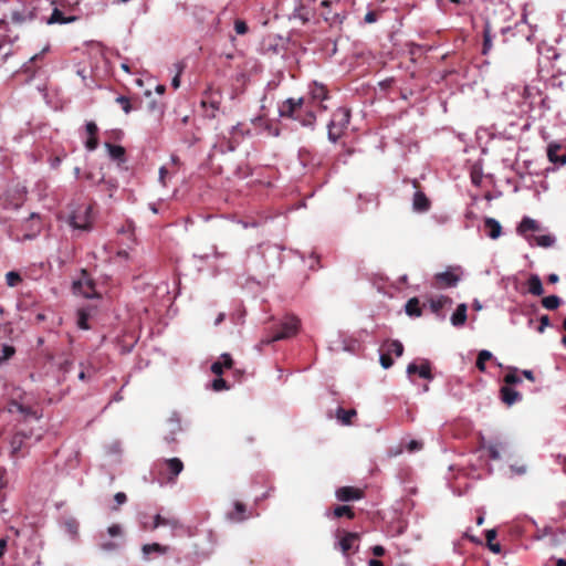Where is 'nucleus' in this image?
<instances>
[{
	"label": "nucleus",
	"instance_id": "15",
	"mask_svg": "<svg viewBox=\"0 0 566 566\" xmlns=\"http://www.w3.org/2000/svg\"><path fill=\"white\" fill-rule=\"evenodd\" d=\"M232 366V358L229 354L224 353L220 356V359L211 365V371L220 376L223 373V368H230Z\"/></svg>",
	"mask_w": 566,
	"mask_h": 566
},
{
	"label": "nucleus",
	"instance_id": "4",
	"mask_svg": "<svg viewBox=\"0 0 566 566\" xmlns=\"http://www.w3.org/2000/svg\"><path fill=\"white\" fill-rule=\"evenodd\" d=\"M307 88L306 102L313 105L315 112L317 109L325 111L326 106L323 105V102L329 97L327 87L321 82L313 81Z\"/></svg>",
	"mask_w": 566,
	"mask_h": 566
},
{
	"label": "nucleus",
	"instance_id": "24",
	"mask_svg": "<svg viewBox=\"0 0 566 566\" xmlns=\"http://www.w3.org/2000/svg\"><path fill=\"white\" fill-rule=\"evenodd\" d=\"M538 230H539L538 223L536 222V220H534L530 217H524L517 228V231L520 233H525L526 231H538Z\"/></svg>",
	"mask_w": 566,
	"mask_h": 566
},
{
	"label": "nucleus",
	"instance_id": "1",
	"mask_svg": "<svg viewBox=\"0 0 566 566\" xmlns=\"http://www.w3.org/2000/svg\"><path fill=\"white\" fill-rule=\"evenodd\" d=\"M279 115L282 118H290L300 123L304 127L314 128L316 123V113L311 103L305 97L286 98L279 105Z\"/></svg>",
	"mask_w": 566,
	"mask_h": 566
},
{
	"label": "nucleus",
	"instance_id": "17",
	"mask_svg": "<svg viewBox=\"0 0 566 566\" xmlns=\"http://www.w3.org/2000/svg\"><path fill=\"white\" fill-rule=\"evenodd\" d=\"M484 228L488 231V235L493 240L501 235L502 227L494 218H485Z\"/></svg>",
	"mask_w": 566,
	"mask_h": 566
},
{
	"label": "nucleus",
	"instance_id": "23",
	"mask_svg": "<svg viewBox=\"0 0 566 566\" xmlns=\"http://www.w3.org/2000/svg\"><path fill=\"white\" fill-rule=\"evenodd\" d=\"M252 123L255 127H263L270 136L277 137L280 135V129L269 124L264 118L256 117L252 119Z\"/></svg>",
	"mask_w": 566,
	"mask_h": 566
},
{
	"label": "nucleus",
	"instance_id": "28",
	"mask_svg": "<svg viewBox=\"0 0 566 566\" xmlns=\"http://www.w3.org/2000/svg\"><path fill=\"white\" fill-rule=\"evenodd\" d=\"M492 358V353L486 350V349H482L479 355H478V359H476V368L480 370V371H485L486 367H485V363L488 360H490Z\"/></svg>",
	"mask_w": 566,
	"mask_h": 566
},
{
	"label": "nucleus",
	"instance_id": "44",
	"mask_svg": "<svg viewBox=\"0 0 566 566\" xmlns=\"http://www.w3.org/2000/svg\"><path fill=\"white\" fill-rule=\"evenodd\" d=\"M379 361H380V365L382 366V368H385V369H388L394 364V360L390 357V354H388L387 352L380 354Z\"/></svg>",
	"mask_w": 566,
	"mask_h": 566
},
{
	"label": "nucleus",
	"instance_id": "5",
	"mask_svg": "<svg viewBox=\"0 0 566 566\" xmlns=\"http://www.w3.org/2000/svg\"><path fill=\"white\" fill-rule=\"evenodd\" d=\"M461 280L460 268H449L434 275V281L440 287H454Z\"/></svg>",
	"mask_w": 566,
	"mask_h": 566
},
{
	"label": "nucleus",
	"instance_id": "61",
	"mask_svg": "<svg viewBox=\"0 0 566 566\" xmlns=\"http://www.w3.org/2000/svg\"><path fill=\"white\" fill-rule=\"evenodd\" d=\"M368 566H384V564L378 559H370Z\"/></svg>",
	"mask_w": 566,
	"mask_h": 566
},
{
	"label": "nucleus",
	"instance_id": "26",
	"mask_svg": "<svg viewBox=\"0 0 566 566\" xmlns=\"http://www.w3.org/2000/svg\"><path fill=\"white\" fill-rule=\"evenodd\" d=\"M386 352L388 354H395L397 357H400L403 353V345L401 344V342L399 340H390V342H387L385 345H384Z\"/></svg>",
	"mask_w": 566,
	"mask_h": 566
},
{
	"label": "nucleus",
	"instance_id": "25",
	"mask_svg": "<svg viewBox=\"0 0 566 566\" xmlns=\"http://www.w3.org/2000/svg\"><path fill=\"white\" fill-rule=\"evenodd\" d=\"M405 311L409 316L419 317L421 315V308L417 297L410 298L405 306Z\"/></svg>",
	"mask_w": 566,
	"mask_h": 566
},
{
	"label": "nucleus",
	"instance_id": "34",
	"mask_svg": "<svg viewBox=\"0 0 566 566\" xmlns=\"http://www.w3.org/2000/svg\"><path fill=\"white\" fill-rule=\"evenodd\" d=\"M333 515L335 517H343V516H347L348 518H353L354 517V512L353 510L350 509V506L348 505H342V506H337L334 509L333 511Z\"/></svg>",
	"mask_w": 566,
	"mask_h": 566
},
{
	"label": "nucleus",
	"instance_id": "9",
	"mask_svg": "<svg viewBox=\"0 0 566 566\" xmlns=\"http://www.w3.org/2000/svg\"><path fill=\"white\" fill-rule=\"evenodd\" d=\"M407 374L409 376H411L413 374H418L419 377H421L423 379H428V380L432 379L431 368H430V364L428 360H423L421 363V365L410 363L407 367Z\"/></svg>",
	"mask_w": 566,
	"mask_h": 566
},
{
	"label": "nucleus",
	"instance_id": "62",
	"mask_svg": "<svg viewBox=\"0 0 566 566\" xmlns=\"http://www.w3.org/2000/svg\"><path fill=\"white\" fill-rule=\"evenodd\" d=\"M7 547V539L6 538H0V552H1V555L3 554V551L6 549Z\"/></svg>",
	"mask_w": 566,
	"mask_h": 566
},
{
	"label": "nucleus",
	"instance_id": "49",
	"mask_svg": "<svg viewBox=\"0 0 566 566\" xmlns=\"http://www.w3.org/2000/svg\"><path fill=\"white\" fill-rule=\"evenodd\" d=\"M551 325L549 317L547 315H543L539 318V326L537 327L538 333H544L545 328Z\"/></svg>",
	"mask_w": 566,
	"mask_h": 566
},
{
	"label": "nucleus",
	"instance_id": "35",
	"mask_svg": "<svg viewBox=\"0 0 566 566\" xmlns=\"http://www.w3.org/2000/svg\"><path fill=\"white\" fill-rule=\"evenodd\" d=\"M244 512H245V505L241 502H235L234 503V513L231 515V518L234 521H238V522L243 521V520H245Z\"/></svg>",
	"mask_w": 566,
	"mask_h": 566
},
{
	"label": "nucleus",
	"instance_id": "31",
	"mask_svg": "<svg viewBox=\"0 0 566 566\" xmlns=\"http://www.w3.org/2000/svg\"><path fill=\"white\" fill-rule=\"evenodd\" d=\"M492 49V34L489 23L485 24L483 30V54H486Z\"/></svg>",
	"mask_w": 566,
	"mask_h": 566
},
{
	"label": "nucleus",
	"instance_id": "2",
	"mask_svg": "<svg viewBox=\"0 0 566 566\" xmlns=\"http://www.w3.org/2000/svg\"><path fill=\"white\" fill-rule=\"evenodd\" d=\"M350 122V112L347 108L339 107L333 114L327 125V136L332 143H337L347 129Z\"/></svg>",
	"mask_w": 566,
	"mask_h": 566
},
{
	"label": "nucleus",
	"instance_id": "37",
	"mask_svg": "<svg viewBox=\"0 0 566 566\" xmlns=\"http://www.w3.org/2000/svg\"><path fill=\"white\" fill-rule=\"evenodd\" d=\"M22 442H23V439L20 434H15L12 437L10 446H11V454L13 457H15L17 453L21 450Z\"/></svg>",
	"mask_w": 566,
	"mask_h": 566
},
{
	"label": "nucleus",
	"instance_id": "8",
	"mask_svg": "<svg viewBox=\"0 0 566 566\" xmlns=\"http://www.w3.org/2000/svg\"><path fill=\"white\" fill-rule=\"evenodd\" d=\"M359 536L357 533L347 532L337 541V548L347 555L349 551L358 548Z\"/></svg>",
	"mask_w": 566,
	"mask_h": 566
},
{
	"label": "nucleus",
	"instance_id": "48",
	"mask_svg": "<svg viewBox=\"0 0 566 566\" xmlns=\"http://www.w3.org/2000/svg\"><path fill=\"white\" fill-rule=\"evenodd\" d=\"M97 138L96 136H88L87 140L85 142V147L88 151H93L97 148Z\"/></svg>",
	"mask_w": 566,
	"mask_h": 566
},
{
	"label": "nucleus",
	"instance_id": "43",
	"mask_svg": "<svg viewBox=\"0 0 566 566\" xmlns=\"http://www.w3.org/2000/svg\"><path fill=\"white\" fill-rule=\"evenodd\" d=\"M99 548L103 551V552H114L116 549L119 548V544L117 542H114V541H107V542H103L99 544Z\"/></svg>",
	"mask_w": 566,
	"mask_h": 566
},
{
	"label": "nucleus",
	"instance_id": "6",
	"mask_svg": "<svg viewBox=\"0 0 566 566\" xmlns=\"http://www.w3.org/2000/svg\"><path fill=\"white\" fill-rule=\"evenodd\" d=\"M300 326V321L296 317H287L282 324V331L276 333L271 339H268L266 343L289 338L293 336Z\"/></svg>",
	"mask_w": 566,
	"mask_h": 566
},
{
	"label": "nucleus",
	"instance_id": "39",
	"mask_svg": "<svg viewBox=\"0 0 566 566\" xmlns=\"http://www.w3.org/2000/svg\"><path fill=\"white\" fill-rule=\"evenodd\" d=\"M15 353V349L13 346L4 344L2 345V356L0 357V364L7 361L10 359Z\"/></svg>",
	"mask_w": 566,
	"mask_h": 566
},
{
	"label": "nucleus",
	"instance_id": "10",
	"mask_svg": "<svg viewBox=\"0 0 566 566\" xmlns=\"http://www.w3.org/2000/svg\"><path fill=\"white\" fill-rule=\"evenodd\" d=\"M335 495L338 501L348 502L361 499L363 493L359 489H355L353 486H343L336 491Z\"/></svg>",
	"mask_w": 566,
	"mask_h": 566
},
{
	"label": "nucleus",
	"instance_id": "56",
	"mask_svg": "<svg viewBox=\"0 0 566 566\" xmlns=\"http://www.w3.org/2000/svg\"><path fill=\"white\" fill-rule=\"evenodd\" d=\"M166 175H167V169L166 167H160L159 169V182L163 185V186H166V181H165V178H166Z\"/></svg>",
	"mask_w": 566,
	"mask_h": 566
},
{
	"label": "nucleus",
	"instance_id": "64",
	"mask_svg": "<svg viewBox=\"0 0 566 566\" xmlns=\"http://www.w3.org/2000/svg\"><path fill=\"white\" fill-rule=\"evenodd\" d=\"M556 566H566V559H564V558H559V559L556 562Z\"/></svg>",
	"mask_w": 566,
	"mask_h": 566
},
{
	"label": "nucleus",
	"instance_id": "52",
	"mask_svg": "<svg viewBox=\"0 0 566 566\" xmlns=\"http://www.w3.org/2000/svg\"><path fill=\"white\" fill-rule=\"evenodd\" d=\"M322 15H323L324 20L329 23L342 22V19H343L339 17L338 13H335L334 15H329V13L323 12Z\"/></svg>",
	"mask_w": 566,
	"mask_h": 566
},
{
	"label": "nucleus",
	"instance_id": "47",
	"mask_svg": "<svg viewBox=\"0 0 566 566\" xmlns=\"http://www.w3.org/2000/svg\"><path fill=\"white\" fill-rule=\"evenodd\" d=\"M77 523L74 521V520H70V521H66L65 522V528L66 531L72 535V536H76L77 535Z\"/></svg>",
	"mask_w": 566,
	"mask_h": 566
},
{
	"label": "nucleus",
	"instance_id": "3",
	"mask_svg": "<svg viewBox=\"0 0 566 566\" xmlns=\"http://www.w3.org/2000/svg\"><path fill=\"white\" fill-rule=\"evenodd\" d=\"M69 219L73 229L88 231L92 228V209L87 205H80L72 210Z\"/></svg>",
	"mask_w": 566,
	"mask_h": 566
},
{
	"label": "nucleus",
	"instance_id": "14",
	"mask_svg": "<svg viewBox=\"0 0 566 566\" xmlns=\"http://www.w3.org/2000/svg\"><path fill=\"white\" fill-rule=\"evenodd\" d=\"M412 208L417 212H426L429 210L430 201L423 192H421V191L415 192L413 199H412Z\"/></svg>",
	"mask_w": 566,
	"mask_h": 566
},
{
	"label": "nucleus",
	"instance_id": "33",
	"mask_svg": "<svg viewBox=\"0 0 566 566\" xmlns=\"http://www.w3.org/2000/svg\"><path fill=\"white\" fill-rule=\"evenodd\" d=\"M495 537H496V531L495 530H488L486 531V541H488L489 548L493 553H500L501 552L500 544H497V543L494 544L493 543Z\"/></svg>",
	"mask_w": 566,
	"mask_h": 566
},
{
	"label": "nucleus",
	"instance_id": "11",
	"mask_svg": "<svg viewBox=\"0 0 566 566\" xmlns=\"http://www.w3.org/2000/svg\"><path fill=\"white\" fill-rule=\"evenodd\" d=\"M562 149V145L558 143H551L547 147V157L548 160L555 165L564 166L566 165V154L558 155V151Z\"/></svg>",
	"mask_w": 566,
	"mask_h": 566
},
{
	"label": "nucleus",
	"instance_id": "45",
	"mask_svg": "<svg viewBox=\"0 0 566 566\" xmlns=\"http://www.w3.org/2000/svg\"><path fill=\"white\" fill-rule=\"evenodd\" d=\"M107 534L111 537L122 536L123 535L122 526L119 524H113V525L108 526Z\"/></svg>",
	"mask_w": 566,
	"mask_h": 566
},
{
	"label": "nucleus",
	"instance_id": "13",
	"mask_svg": "<svg viewBox=\"0 0 566 566\" xmlns=\"http://www.w3.org/2000/svg\"><path fill=\"white\" fill-rule=\"evenodd\" d=\"M503 402L512 406L522 399V395L510 386H503L500 390Z\"/></svg>",
	"mask_w": 566,
	"mask_h": 566
},
{
	"label": "nucleus",
	"instance_id": "22",
	"mask_svg": "<svg viewBox=\"0 0 566 566\" xmlns=\"http://www.w3.org/2000/svg\"><path fill=\"white\" fill-rule=\"evenodd\" d=\"M168 546H163L158 543L145 544L142 547L143 555L145 559H148L150 553L166 554L168 552Z\"/></svg>",
	"mask_w": 566,
	"mask_h": 566
},
{
	"label": "nucleus",
	"instance_id": "55",
	"mask_svg": "<svg viewBox=\"0 0 566 566\" xmlns=\"http://www.w3.org/2000/svg\"><path fill=\"white\" fill-rule=\"evenodd\" d=\"M373 554L377 557H380L385 554V548L381 545H375L373 548Z\"/></svg>",
	"mask_w": 566,
	"mask_h": 566
},
{
	"label": "nucleus",
	"instance_id": "58",
	"mask_svg": "<svg viewBox=\"0 0 566 566\" xmlns=\"http://www.w3.org/2000/svg\"><path fill=\"white\" fill-rule=\"evenodd\" d=\"M523 376H524L526 379L531 380V381H534V379H535V378H534V375H533V371H532V370H528V369L523 370Z\"/></svg>",
	"mask_w": 566,
	"mask_h": 566
},
{
	"label": "nucleus",
	"instance_id": "36",
	"mask_svg": "<svg viewBox=\"0 0 566 566\" xmlns=\"http://www.w3.org/2000/svg\"><path fill=\"white\" fill-rule=\"evenodd\" d=\"M21 275L15 271H10L6 274L7 285L10 287L17 286L21 282Z\"/></svg>",
	"mask_w": 566,
	"mask_h": 566
},
{
	"label": "nucleus",
	"instance_id": "53",
	"mask_svg": "<svg viewBox=\"0 0 566 566\" xmlns=\"http://www.w3.org/2000/svg\"><path fill=\"white\" fill-rule=\"evenodd\" d=\"M85 127H86V132H87L88 136H96L97 126L94 122H87Z\"/></svg>",
	"mask_w": 566,
	"mask_h": 566
},
{
	"label": "nucleus",
	"instance_id": "16",
	"mask_svg": "<svg viewBox=\"0 0 566 566\" xmlns=\"http://www.w3.org/2000/svg\"><path fill=\"white\" fill-rule=\"evenodd\" d=\"M467 311H468V306L467 304L464 303H461L458 305L457 310L454 311V313L451 315V324L455 327H460L462 325H464L465 321H467Z\"/></svg>",
	"mask_w": 566,
	"mask_h": 566
},
{
	"label": "nucleus",
	"instance_id": "30",
	"mask_svg": "<svg viewBox=\"0 0 566 566\" xmlns=\"http://www.w3.org/2000/svg\"><path fill=\"white\" fill-rule=\"evenodd\" d=\"M356 416V411L354 409L345 410L339 408L337 410V418L343 424H349L350 419Z\"/></svg>",
	"mask_w": 566,
	"mask_h": 566
},
{
	"label": "nucleus",
	"instance_id": "59",
	"mask_svg": "<svg viewBox=\"0 0 566 566\" xmlns=\"http://www.w3.org/2000/svg\"><path fill=\"white\" fill-rule=\"evenodd\" d=\"M49 49H50V46H49V45H46V46L42 50V52H41V53H39V54H34V55L30 59V61H31V62L36 61V60L40 57V55H42L44 52L49 51Z\"/></svg>",
	"mask_w": 566,
	"mask_h": 566
},
{
	"label": "nucleus",
	"instance_id": "51",
	"mask_svg": "<svg viewBox=\"0 0 566 566\" xmlns=\"http://www.w3.org/2000/svg\"><path fill=\"white\" fill-rule=\"evenodd\" d=\"M422 448V442L420 441H417V440H410L407 444V450L409 452H415V451H418Z\"/></svg>",
	"mask_w": 566,
	"mask_h": 566
},
{
	"label": "nucleus",
	"instance_id": "38",
	"mask_svg": "<svg viewBox=\"0 0 566 566\" xmlns=\"http://www.w3.org/2000/svg\"><path fill=\"white\" fill-rule=\"evenodd\" d=\"M449 301L448 297L446 296H439L437 298H432L430 301V306L432 308L433 312H439L443 306L444 304Z\"/></svg>",
	"mask_w": 566,
	"mask_h": 566
},
{
	"label": "nucleus",
	"instance_id": "21",
	"mask_svg": "<svg viewBox=\"0 0 566 566\" xmlns=\"http://www.w3.org/2000/svg\"><path fill=\"white\" fill-rule=\"evenodd\" d=\"M75 20H76V17L65 18L63 12L61 10H59L57 8H55V9H53V11L48 20V24H55V23L66 24V23L74 22Z\"/></svg>",
	"mask_w": 566,
	"mask_h": 566
},
{
	"label": "nucleus",
	"instance_id": "19",
	"mask_svg": "<svg viewBox=\"0 0 566 566\" xmlns=\"http://www.w3.org/2000/svg\"><path fill=\"white\" fill-rule=\"evenodd\" d=\"M159 526H170L172 530H178V528L182 527V525L180 524V522L178 520L166 518V517H163L161 515L157 514L154 517L153 528L155 530V528H158Z\"/></svg>",
	"mask_w": 566,
	"mask_h": 566
},
{
	"label": "nucleus",
	"instance_id": "60",
	"mask_svg": "<svg viewBox=\"0 0 566 566\" xmlns=\"http://www.w3.org/2000/svg\"><path fill=\"white\" fill-rule=\"evenodd\" d=\"M558 280H559V277H558V275H557V274H555V273H552V274H549V275H548V282H549V283H557V282H558Z\"/></svg>",
	"mask_w": 566,
	"mask_h": 566
},
{
	"label": "nucleus",
	"instance_id": "20",
	"mask_svg": "<svg viewBox=\"0 0 566 566\" xmlns=\"http://www.w3.org/2000/svg\"><path fill=\"white\" fill-rule=\"evenodd\" d=\"M105 147H106V149L108 151V156L113 160H116L118 163H124L125 161V149H124V147H122L119 145H113V144H109V143H106Z\"/></svg>",
	"mask_w": 566,
	"mask_h": 566
},
{
	"label": "nucleus",
	"instance_id": "46",
	"mask_svg": "<svg viewBox=\"0 0 566 566\" xmlns=\"http://www.w3.org/2000/svg\"><path fill=\"white\" fill-rule=\"evenodd\" d=\"M234 30L238 34L243 35L248 32V25L243 20H235Z\"/></svg>",
	"mask_w": 566,
	"mask_h": 566
},
{
	"label": "nucleus",
	"instance_id": "63",
	"mask_svg": "<svg viewBox=\"0 0 566 566\" xmlns=\"http://www.w3.org/2000/svg\"><path fill=\"white\" fill-rule=\"evenodd\" d=\"M117 256L120 258V259L127 260L128 259V252L127 251H119L117 253Z\"/></svg>",
	"mask_w": 566,
	"mask_h": 566
},
{
	"label": "nucleus",
	"instance_id": "57",
	"mask_svg": "<svg viewBox=\"0 0 566 566\" xmlns=\"http://www.w3.org/2000/svg\"><path fill=\"white\" fill-rule=\"evenodd\" d=\"M376 14L371 11L367 12V14L365 15V22L366 23H374L376 21Z\"/></svg>",
	"mask_w": 566,
	"mask_h": 566
},
{
	"label": "nucleus",
	"instance_id": "27",
	"mask_svg": "<svg viewBox=\"0 0 566 566\" xmlns=\"http://www.w3.org/2000/svg\"><path fill=\"white\" fill-rule=\"evenodd\" d=\"M536 244L542 248H551L555 244V237L552 234H542L534 238Z\"/></svg>",
	"mask_w": 566,
	"mask_h": 566
},
{
	"label": "nucleus",
	"instance_id": "12",
	"mask_svg": "<svg viewBox=\"0 0 566 566\" xmlns=\"http://www.w3.org/2000/svg\"><path fill=\"white\" fill-rule=\"evenodd\" d=\"M163 463L166 464L167 469L169 470V482H175V479L184 470V463L179 458H170L165 459Z\"/></svg>",
	"mask_w": 566,
	"mask_h": 566
},
{
	"label": "nucleus",
	"instance_id": "29",
	"mask_svg": "<svg viewBox=\"0 0 566 566\" xmlns=\"http://www.w3.org/2000/svg\"><path fill=\"white\" fill-rule=\"evenodd\" d=\"M562 300L557 295H549L542 300V305L546 310H556L560 305Z\"/></svg>",
	"mask_w": 566,
	"mask_h": 566
},
{
	"label": "nucleus",
	"instance_id": "41",
	"mask_svg": "<svg viewBox=\"0 0 566 566\" xmlns=\"http://www.w3.org/2000/svg\"><path fill=\"white\" fill-rule=\"evenodd\" d=\"M504 381L507 385L520 384L522 381L521 377L517 375L516 369L507 373L504 377Z\"/></svg>",
	"mask_w": 566,
	"mask_h": 566
},
{
	"label": "nucleus",
	"instance_id": "42",
	"mask_svg": "<svg viewBox=\"0 0 566 566\" xmlns=\"http://www.w3.org/2000/svg\"><path fill=\"white\" fill-rule=\"evenodd\" d=\"M116 102L122 106L125 114H129L132 112V105L128 97L120 95L116 98Z\"/></svg>",
	"mask_w": 566,
	"mask_h": 566
},
{
	"label": "nucleus",
	"instance_id": "54",
	"mask_svg": "<svg viewBox=\"0 0 566 566\" xmlns=\"http://www.w3.org/2000/svg\"><path fill=\"white\" fill-rule=\"evenodd\" d=\"M114 500L117 505H122V504L126 503L127 496L124 492H117L114 496Z\"/></svg>",
	"mask_w": 566,
	"mask_h": 566
},
{
	"label": "nucleus",
	"instance_id": "50",
	"mask_svg": "<svg viewBox=\"0 0 566 566\" xmlns=\"http://www.w3.org/2000/svg\"><path fill=\"white\" fill-rule=\"evenodd\" d=\"M212 388L216 390V391H220V390H223V389H227L228 386H227V382L224 379L222 378H217L212 381Z\"/></svg>",
	"mask_w": 566,
	"mask_h": 566
},
{
	"label": "nucleus",
	"instance_id": "7",
	"mask_svg": "<svg viewBox=\"0 0 566 566\" xmlns=\"http://www.w3.org/2000/svg\"><path fill=\"white\" fill-rule=\"evenodd\" d=\"M73 292L74 294L81 295L85 298H93L96 296L95 286L86 276H83L73 283Z\"/></svg>",
	"mask_w": 566,
	"mask_h": 566
},
{
	"label": "nucleus",
	"instance_id": "18",
	"mask_svg": "<svg viewBox=\"0 0 566 566\" xmlns=\"http://www.w3.org/2000/svg\"><path fill=\"white\" fill-rule=\"evenodd\" d=\"M528 292L535 296H541L544 293L542 280L537 274H532L527 281Z\"/></svg>",
	"mask_w": 566,
	"mask_h": 566
},
{
	"label": "nucleus",
	"instance_id": "32",
	"mask_svg": "<svg viewBox=\"0 0 566 566\" xmlns=\"http://www.w3.org/2000/svg\"><path fill=\"white\" fill-rule=\"evenodd\" d=\"M88 317H90V313L84 310V308H81L77 311V326L81 328V329H88L90 326H88Z\"/></svg>",
	"mask_w": 566,
	"mask_h": 566
},
{
	"label": "nucleus",
	"instance_id": "40",
	"mask_svg": "<svg viewBox=\"0 0 566 566\" xmlns=\"http://www.w3.org/2000/svg\"><path fill=\"white\" fill-rule=\"evenodd\" d=\"M502 444L501 443H490L486 448L489 450L490 458L493 460H499L501 458L500 449Z\"/></svg>",
	"mask_w": 566,
	"mask_h": 566
}]
</instances>
